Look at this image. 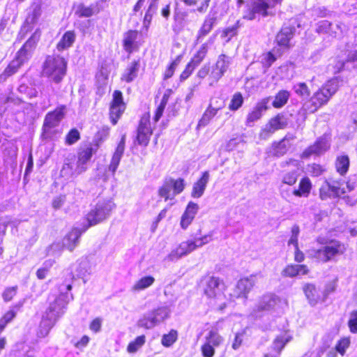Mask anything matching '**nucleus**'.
<instances>
[{
    "instance_id": "nucleus-1",
    "label": "nucleus",
    "mask_w": 357,
    "mask_h": 357,
    "mask_svg": "<svg viewBox=\"0 0 357 357\" xmlns=\"http://www.w3.org/2000/svg\"><path fill=\"white\" fill-rule=\"evenodd\" d=\"M72 289L71 284L61 285L59 287L60 294L56 296L49 298L50 305L43 315L40 323L37 335L39 337H45L49 333L56 322L66 312L67 305L70 300L73 299V295L69 293Z\"/></svg>"
},
{
    "instance_id": "nucleus-2",
    "label": "nucleus",
    "mask_w": 357,
    "mask_h": 357,
    "mask_svg": "<svg viewBox=\"0 0 357 357\" xmlns=\"http://www.w3.org/2000/svg\"><path fill=\"white\" fill-rule=\"evenodd\" d=\"M40 29H37L17 52L15 58L0 75V82H5L9 77L17 73L18 69L30 59L32 52L40 39Z\"/></svg>"
},
{
    "instance_id": "nucleus-3",
    "label": "nucleus",
    "mask_w": 357,
    "mask_h": 357,
    "mask_svg": "<svg viewBox=\"0 0 357 357\" xmlns=\"http://www.w3.org/2000/svg\"><path fill=\"white\" fill-rule=\"evenodd\" d=\"M338 87L339 82L337 79L334 78L328 80L305 103L307 109L310 112H316L319 107L328 102L330 98L336 93Z\"/></svg>"
},
{
    "instance_id": "nucleus-4",
    "label": "nucleus",
    "mask_w": 357,
    "mask_h": 357,
    "mask_svg": "<svg viewBox=\"0 0 357 357\" xmlns=\"http://www.w3.org/2000/svg\"><path fill=\"white\" fill-rule=\"evenodd\" d=\"M283 0H253L251 6L243 15V18L253 20L257 15L266 17L273 16L276 13V7L280 6Z\"/></svg>"
},
{
    "instance_id": "nucleus-5",
    "label": "nucleus",
    "mask_w": 357,
    "mask_h": 357,
    "mask_svg": "<svg viewBox=\"0 0 357 357\" xmlns=\"http://www.w3.org/2000/svg\"><path fill=\"white\" fill-rule=\"evenodd\" d=\"M115 207V204L111 199L99 200L86 215L88 225L85 227L88 229L106 220Z\"/></svg>"
},
{
    "instance_id": "nucleus-6",
    "label": "nucleus",
    "mask_w": 357,
    "mask_h": 357,
    "mask_svg": "<svg viewBox=\"0 0 357 357\" xmlns=\"http://www.w3.org/2000/svg\"><path fill=\"white\" fill-rule=\"evenodd\" d=\"M66 66L67 61L63 56H48L43 64V74L55 82H59L66 75Z\"/></svg>"
},
{
    "instance_id": "nucleus-7",
    "label": "nucleus",
    "mask_w": 357,
    "mask_h": 357,
    "mask_svg": "<svg viewBox=\"0 0 357 357\" xmlns=\"http://www.w3.org/2000/svg\"><path fill=\"white\" fill-rule=\"evenodd\" d=\"M185 187V180L182 178L174 179L172 177L165 178L158 190V195L165 202L172 201L175 197L181 194Z\"/></svg>"
},
{
    "instance_id": "nucleus-8",
    "label": "nucleus",
    "mask_w": 357,
    "mask_h": 357,
    "mask_svg": "<svg viewBox=\"0 0 357 357\" xmlns=\"http://www.w3.org/2000/svg\"><path fill=\"white\" fill-rule=\"evenodd\" d=\"M346 250L345 245L338 241H331L322 248L313 250L312 256L318 261L326 263L333 261Z\"/></svg>"
},
{
    "instance_id": "nucleus-9",
    "label": "nucleus",
    "mask_w": 357,
    "mask_h": 357,
    "mask_svg": "<svg viewBox=\"0 0 357 357\" xmlns=\"http://www.w3.org/2000/svg\"><path fill=\"white\" fill-rule=\"evenodd\" d=\"M223 337L215 330H211L205 335L204 343L201 347L203 357H213L215 348L223 342Z\"/></svg>"
},
{
    "instance_id": "nucleus-10",
    "label": "nucleus",
    "mask_w": 357,
    "mask_h": 357,
    "mask_svg": "<svg viewBox=\"0 0 357 357\" xmlns=\"http://www.w3.org/2000/svg\"><path fill=\"white\" fill-rule=\"evenodd\" d=\"M226 288L225 282L219 278L209 276L205 279L204 294L208 298L220 299L224 296Z\"/></svg>"
},
{
    "instance_id": "nucleus-11",
    "label": "nucleus",
    "mask_w": 357,
    "mask_h": 357,
    "mask_svg": "<svg viewBox=\"0 0 357 357\" xmlns=\"http://www.w3.org/2000/svg\"><path fill=\"white\" fill-rule=\"evenodd\" d=\"M126 109V103L123 101L121 91L116 90L112 94V100L109 107L111 122L116 125Z\"/></svg>"
},
{
    "instance_id": "nucleus-12",
    "label": "nucleus",
    "mask_w": 357,
    "mask_h": 357,
    "mask_svg": "<svg viewBox=\"0 0 357 357\" xmlns=\"http://www.w3.org/2000/svg\"><path fill=\"white\" fill-rule=\"evenodd\" d=\"M231 61V57L224 54L219 55L215 64L212 68L209 77L210 79L213 82H217L227 71Z\"/></svg>"
},
{
    "instance_id": "nucleus-13",
    "label": "nucleus",
    "mask_w": 357,
    "mask_h": 357,
    "mask_svg": "<svg viewBox=\"0 0 357 357\" xmlns=\"http://www.w3.org/2000/svg\"><path fill=\"white\" fill-rule=\"evenodd\" d=\"M96 150L97 149L93 148L91 144H85L79 148L75 160L79 169H82L84 173L89 169L91 158Z\"/></svg>"
},
{
    "instance_id": "nucleus-14",
    "label": "nucleus",
    "mask_w": 357,
    "mask_h": 357,
    "mask_svg": "<svg viewBox=\"0 0 357 357\" xmlns=\"http://www.w3.org/2000/svg\"><path fill=\"white\" fill-rule=\"evenodd\" d=\"M288 166H292L294 169L283 170L280 175L281 183L293 186L298 181L300 176L299 162L296 160L290 159L287 162Z\"/></svg>"
},
{
    "instance_id": "nucleus-15",
    "label": "nucleus",
    "mask_w": 357,
    "mask_h": 357,
    "mask_svg": "<svg viewBox=\"0 0 357 357\" xmlns=\"http://www.w3.org/2000/svg\"><path fill=\"white\" fill-rule=\"evenodd\" d=\"M197 248L196 244L193 241H186L181 242L175 249L166 257L165 260L176 261L184 257Z\"/></svg>"
},
{
    "instance_id": "nucleus-16",
    "label": "nucleus",
    "mask_w": 357,
    "mask_h": 357,
    "mask_svg": "<svg viewBox=\"0 0 357 357\" xmlns=\"http://www.w3.org/2000/svg\"><path fill=\"white\" fill-rule=\"evenodd\" d=\"M84 172L79 169L78 164L75 158H67L63 164L60 171V175L66 181L73 180L79 175L83 174Z\"/></svg>"
},
{
    "instance_id": "nucleus-17",
    "label": "nucleus",
    "mask_w": 357,
    "mask_h": 357,
    "mask_svg": "<svg viewBox=\"0 0 357 357\" xmlns=\"http://www.w3.org/2000/svg\"><path fill=\"white\" fill-rule=\"evenodd\" d=\"M287 125V122L284 117L277 115L272 118L269 122L262 128L259 137L261 139H266L271 137L276 130L284 128Z\"/></svg>"
},
{
    "instance_id": "nucleus-18",
    "label": "nucleus",
    "mask_w": 357,
    "mask_h": 357,
    "mask_svg": "<svg viewBox=\"0 0 357 357\" xmlns=\"http://www.w3.org/2000/svg\"><path fill=\"white\" fill-rule=\"evenodd\" d=\"M276 304V300L273 295H264L259 301L256 308L253 310L252 316L254 317H262L268 315V312Z\"/></svg>"
},
{
    "instance_id": "nucleus-19",
    "label": "nucleus",
    "mask_w": 357,
    "mask_h": 357,
    "mask_svg": "<svg viewBox=\"0 0 357 357\" xmlns=\"http://www.w3.org/2000/svg\"><path fill=\"white\" fill-rule=\"evenodd\" d=\"M271 99V97L269 96L262 99L261 101L257 102L256 106L250 112L248 113L247 116L245 121V124L247 126H253L254 123L260 119L263 113L268 109V104Z\"/></svg>"
},
{
    "instance_id": "nucleus-20",
    "label": "nucleus",
    "mask_w": 357,
    "mask_h": 357,
    "mask_svg": "<svg viewBox=\"0 0 357 357\" xmlns=\"http://www.w3.org/2000/svg\"><path fill=\"white\" fill-rule=\"evenodd\" d=\"M217 23L216 12L211 10L205 17L204 22L197 31L196 41L201 42L213 29Z\"/></svg>"
},
{
    "instance_id": "nucleus-21",
    "label": "nucleus",
    "mask_w": 357,
    "mask_h": 357,
    "mask_svg": "<svg viewBox=\"0 0 357 357\" xmlns=\"http://www.w3.org/2000/svg\"><path fill=\"white\" fill-rule=\"evenodd\" d=\"M261 278V275H256L241 279L236 284L234 296L237 298L245 296L256 284L258 280Z\"/></svg>"
},
{
    "instance_id": "nucleus-22",
    "label": "nucleus",
    "mask_w": 357,
    "mask_h": 357,
    "mask_svg": "<svg viewBox=\"0 0 357 357\" xmlns=\"http://www.w3.org/2000/svg\"><path fill=\"white\" fill-rule=\"evenodd\" d=\"M41 13V6L39 3H33L29 9L24 25L22 27L19 35H24L27 31H31L33 25L38 22Z\"/></svg>"
},
{
    "instance_id": "nucleus-23",
    "label": "nucleus",
    "mask_w": 357,
    "mask_h": 357,
    "mask_svg": "<svg viewBox=\"0 0 357 357\" xmlns=\"http://www.w3.org/2000/svg\"><path fill=\"white\" fill-rule=\"evenodd\" d=\"M330 147V142L326 136L319 138L316 142L307 148L301 154L302 158H307L312 155H320Z\"/></svg>"
},
{
    "instance_id": "nucleus-24",
    "label": "nucleus",
    "mask_w": 357,
    "mask_h": 357,
    "mask_svg": "<svg viewBox=\"0 0 357 357\" xmlns=\"http://www.w3.org/2000/svg\"><path fill=\"white\" fill-rule=\"evenodd\" d=\"M152 135L149 120L144 116L141 119L137 129V140L139 145L147 146Z\"/></svg>"
},
{
    "instance_id": "nucleus-25",
    "label": "nucleus",
    "mask_w": 357,
    "mask_h": 357,
    "mask_svg": "<svg viewBox=\"0 0 357 357\" xmlns=\"http://www.w3.org/2000/svg\"><path fill=\"white\" fill-rule=\"evenodd\" d=\"M73 278H82L85 283V279L90 274L89 261L86 258L77 260L70 267Z\"/></svg>"
},
{
    "instance_id": "nucleus-26",
    "label": "nucleus",
    "mask_w": 357,
    "mask_h": 357,
    "mask_svg": "<svg viewBox=\"0 0 357 357\" xmlns=\"http://www.w3.org/2000/svg\"><path fill=\"white\" fill-rule=\"evenodd\" d=\"M66 107L61 105L56 108L53 112H49L45 118L43 127L45 128H54L59 125L65 115Z\"/></svg>"
},
{
    "instance_id": "nucleus-27",
    "label": "nucleus",
    "mask_w": 357,
    "mask_h": 357,
    "mask_svg": "<svg viewBox=\"0 0 357 357\" xmlns=\"http://www.w3.org/2000/svg\"><path fill=\"white\" fill-rule=\"evenodd\" d=\"M209 180V172H202L201 177L192 185L191 197L195 199L200 198L204 195Z\"/></svg>"
},
{
    "instance_id": "nucleus-28",
    "label": "nucleus",
    "mask_w": 357,
    "mask_h": 357,
    "mask_svg": "<svg viewBox=\"0 0 357 357\" xmlns=\"http://www.w3.org/2000/svg\"><path fill=\"white\" fill-rule=\"evenodd\" d=\"M87 229V227L83 226L82 228H73L64 238L63 246L70 251H73L79 242L81 235Z\"/></svg>"
},
{
    "instance_id": "nucleus-29",
    "label": "nucleus",
    "mask_w": 357,
    "mask_h": 357,
    "mask_svg": "<svg viewBox=\"0 0 357 357\" xmlns=\"http://www.w3.org/2000/svg\"><path fill=\"white\" fill-rule=\"evenodd\" d=\"M199 207L198 204L193 202H190L188 204L181 218L180 225L183 229H186L192 223L199 211Z\"/></svg>"
},
{
    "instance_id": "nucleus-30",
    "label": "nucleus",
    "mask_w": 357,
    "mask_h": 357,
    "mask_svg": "<svg viewBox=\"0 0 357 357\" xmlns=\"http://www.w3.org/2000/svg\"><path fill=\"white\" fill-rule=\"evenodd\" d=\"M125 146H126V135H123L121 137V139L120 142H119L116 150L113 154V156L112 158L110 164L109 165V171L112 173V174H114L116 172L120 161L121 160V158L123 155L124 151H125Z\"/></svg>"
},
{
    "instance_id": "nucleus-31",
    "label": "nucleus",
    "mask_w": 357,
    "mask_h": 357,
    "mask_svg": "<svg viewBox=\"0 0 357 357\" xmlns=\"http://www.w3.org/2000/svg\"><path fill=\"white\" fill-rule=\"evenodd\" d=\"M218 103V101H216ZM223 107L222 102L220 104H216L215 106H213V103L212 102H210L206 109L204 111L202 114V118L198 122L197 127H205L209 124L210 121L216 116L218 112Z\"/></svg>"
},
{
    "instance_id": "nucleus-32",
    "label": "nucleus",
    "mask_w": 357,
    "mask_h": 357,
    "mask_svg": "<svg viewBox=\"0 0 357 357\" xmlns=\"http://www.w3.org/2000/svg\"><path fill=\"white\" fill-rule=\"evenodd\" d=\"M295 31L294 27L283 26L276 36V42L279 46L287 48L290 46V40Z\"/></svg>"
},
{
    "instance_id": "nucleus-33",
    "label": "nucleus",
    "mask_w": 357,
    "mask_h": 357,
    "mask_svg": "<svg viewBox=\"0 0 357 357\" xmlns=\"http://www.w3.org/2000/svg\"><path fill=\"white\" fill-rule=\"evenodd\" d=\"M140 68L139 60H134L130 63L121 75V79L127 83L132 82L137 75Z\"/></svg>"
},
{
    "instance_id": "nucleus-34",
    "label": "nucleus",
    "mask_w": 357,
    "mask_h": 357,
    "mask_svg": "<svg viewBox=\"0 0 357 357\" xmlns=\"http://www.w3.org/2000/svg\"><path fill=\"white\" fill-rule=\"evenodd\" d=\"M99 11L98 3H93L89 6L79 3L75 8V15L79 17H90L98 13Z\"/></svg>"
},
{
    "instance_id": "nucleus-35",
    "label": "nucleus",
    "mask_w": 357,
    "mask_h": 357,
    "mask_svg": "<svg viewBox=\"0 0 357 357\" xmlns=\"http://www.w3.org/2000/svg\"><path fill=\"white\" fill-rule=\"evenodd\" d=\"M308 273L309 269L306 265L290 264L283 269L282 275L285 277L294 278L306 275Z\"/></svg>"
},
{
    "instance_id": "nucleus-36",
    "label": "nucleus",
    "mask_w": 357,
    "mask_h": 357,
    "mask_svg": "<svg viewBox=\"0 0 357 357\" xmlns=\"http://www.w3.org/2000/svg\"><path fill=\"white\" fill-rule=\"evenodd\" d=\"M312 188V184L308 177L302 178L298 188L294 189V196L297 197H308Z\"/></svg>"
},
{
    "instance_id": "nucleus-37",
    "label": "nucleus",
    "mask_w": 357,
    "mask_h": 357,
    "mask_svg": "<svg viewBox=\"0 0 357 357\" xmlns=\"http://www.w3.org/2000/svg\"><path fill=\"white\" fill-rule=\"evenodd\" d=\"M305 295L311 305H316L320 299L319 291L315 285L310 283L305 284L303 287Z\"/></svg>"
},
{
    "instance_id": "nucleus-38",
    "label": "nucleus",
    "mask_w": 357,
    "mask_h": 357,
    "mask_svg": "<svg viewBox=\"0 0 357 357\" xmlns=\"http://www.w3.org/2000/svg\"><path fill=\"white\" fill-rule=\"evenodd\" d=\"M195 12H198L197 8L196 9H188L185 10L176 9L174 12V20L175 22L181 26H184L190 22L189 20L190 14Z\"/></svg>"
},
{
    "instance_id": "nucleus-39",
    "label": "nucleus",
    "mask_w": 357,
    "mask_h": 357,
    "mask_svg": "<svg viewBox=\"0 0 357 357\" xmlns=\"http://www.w3.org/2000/svg\"><path fill=\"white\" fill-rule=\"evenodd\" d=\"M75 40V34L73 31H66L61 37L56 45L58 51L61 52L70 47Z\"/></svg>"
},
{
    "instance_id": "nucleus-40",
    "label": "nucleus",
    "mask_w": 357,
    "mask_h": 357,
    "mask_svg": "<svg viewBox=\"0 0 357 357\" xmlns=\"http://www.w3.org/2000/svg\"><path fill=\"white\" fill-rule=\"evenodd\" d=\"M137 36V31L133 30H130L124 34L123 45L127 52L131 53L134 50Z\"/></svg>"
},
{
    "instance_id": "nucleus-41",
    "label": "nucleus",
    "mask_w": 357,
    "mask_h": 357,
    "mask_svg": "<svg viewBox=\"0 0 357 357\" xmlns=\"http://www.w3.org/2000/svg\"><path fill=\"white\" fill-rule=\"evenodd\" d=\"M148 8L145 12L143 27L147 31L151 25L152 17L158 9V1L148 0Z\"/></svg>"
},
{
    "instance_id": "nucleus-42",
    "label": "nucleus",
    "mask_w": 357,
    "mask_h": 357,
    "mask_svg": "<svg viewBox=\"0 0 357 357\" xmlns=\"http://www.w3.org/2000/svg\"><path fill=\"white\" fill-rule=\"evenodd\" d=\"M213 43V40L210 38L207 42L203 43L199 48L196 54L191 59L190 63L197 67L204 60L208 51V45Z\"/></svg>"
},
{
    "instance_id": "nucleus-43",
    "label": "nucleus",
    "mask_w": 357,
    "mask_h": 357,
    "mask_svg": "<svg viewBox=\"0 0 357 357\" xmlns=\"http://www.w3.org/2000/svg\"><path fill=\"white\" fill-rule=\"evenodd\" d=\"M339 190L334 185H330L326 181L322 184L319 189V197L322 200H326L328 198L339 197Z\"/></svg>"
},
{
    "instance_id": "nucleus-44",
    "label": "nucleus",
    "mask_w": 357,
    "mask_h": 357,
    "mask_svg": "<svg viewBox=\"0 0 357 357\" xmlns=\"http://www.w3.org/2000/svg\"><path fill=\"white\" fill-rule=\"evenodd\" d=\"M156 325H159L168 319L171 314V310L168 306H160L151 311Z\"/></svg>"
},
{
    "instance_id": "nucleus-45",
    "label": "nucleus",
    "mask_w": 357,
    "mask_h": 357,
    "mask_svg": "<svg viewBox=\"0 0 357 357\" xmlns=\"http://www.w3.org/2000/svg\"><path fill=\"white\" fill-rule=\"evenodd\" d=\"M349 165V158L347 155L337 156L335 162V169L341 176H344L347 173Z\"/></svg>"
},
{
    "instance_id": "nucleus-46",
    "label": "nucleus",
    "mask_w": 357,
    "mask_h": 357,
    "mask_svg": "<svg viewBox=\"0 0 357 357\" xmlns=\"http://www.w3.org/2000/svg\"><path fill=\"white\" fill-rule=\"evenodd\" d=\"M155 282V278L151 275L142 277L138 280L132 287L131 290L134 292L143 291L151 287Z\"/></svg>"
},
{
    "instance_id": "nucleus-47",
    "label": "nucleus",
    "mask_w": 357,
    "mask_h": 357,
    "mask_svg": "<svg viewBox=\"0 0 357 357\" xmlns=\"http://www.w3.org/2000/svg\"><path fill=\"white\" fill-rule=\"evenodd\" d=\"M137 324L138 327L145 329H151L157 326L151 311L144 313L139 319Z\"/></svg>"
},
{
    "instance_id": "nucleus-48",
    "label": "nucleus",
    "mask_w": 357,
    "mask_h": 357,
    "mask_svg": "<svg viewBox=\"0 0 357 357\" xmlns=\"http://www.w3.org/2000/svg\"><path fill=\"white\" fill-rule=\"evenodd\" d=\"M291 335L288 333H284V334L278 336L273 343V349L278 354H280L281 351L284 347L286 344L289 342L291 340Z\"/></svg>"
},
{
    "instance_id": "nucleus-49",
    "label": "nucleus",
    "mask_w": 357,
    "mask_h": 357,
    "mask_svg": "<svg viewBox=\"0 0 357 357\" xmlns=\"http://www.w3.org/2000/svg\"><path fill=\"white\" fill-rule=\"evenodd\" d=\"M290 93L287 90H280L275 95L274 100L272 102L273 107L279 109L285 105L289 99Z\"/></svg>"
},
{
    "instance_id": "nucleus-50",
    "label": "nucleus",
    "mask_w": 357,
    "mask_h": 357,
    "mask_svg": "<svg viewBox=\"0 0 357 357\" xmlns=\"http://www.w3.org/2000/svg\"><path fill=\"white\" fill-rule=\"evenodd\" d=\"M241 25L240 20H237L234 24L225 28L222 31L221 37L225 38L226 43H229L232 38L237 36L238 29Z\"/></svg>"
},
{
    "instance_id": "nucleus-51",
    "label": "nucleus",
    "mask_w": 357,
    "mask_h": 357,
    "mask_svg": "<svg viewBox=\"0 0 357 357\" xmlns=\"http://www.w3.org/2000/svg\"><path fill=\"white\" fill-rule=\"evenodd\" d=\"M290 145L289 141L287 139L284 138L274 145L273 151V155L276 157H281L284 155L288 151Z\"/></svg>"
},
{
    "instance_id": "nucleus-52",
    "label": "nucleus",
    "mask_w": 357,
    "mask_h": 357,
    "mask_svg": "<svg viewBox=\"0 0 357 357\" xmlns=\"http://www.w3.org/2000/svg\"><path fill=\"white\" fill-rule=\"evenodd\" d=\"M316 30L319 33H328L334 36L336 35V31L334 30L333 25L328 20L319 22Z\"/></svg>"
},
{
    "instance_id": "nucleus-53",
    "label": "nucleus",
    "mask_w": 357,
    "mask_h": 357,
    "mask_svg": "<svg viewBox=\"0 0 357 357\" xmlns=\"http://www.w3.org/2000/svg\"><path fill=\"white\" fill-rule=\"evenodd\" d=\"M177 337V331L172 329L169 333L162 335L161 344L165 347H169L176 341Z\"/></svg>"
},
{
    "instance_id": "nucleus-54",
    "label": "nucleus",
    "mask_w": 357,
    "mask_h": 357,
    "mask_svg": "<svg viewBox=\"0 0 357 357\" xmlns=\"http://www.w3.org/2000/svg\"><path fill=\"white\" fill-rule=\"evenodd\" d=\"M243 103V98L241 93H235L231 100L229 109L231 111L238 110Z\"/></svg>"
},
{
    "instance_id": "nucleus-55",
    "label": "nucleus",
    "mask_w": 357,
    "mask_h": 357,
    "mask_svg": "<svg viewBox=\"0 0 357 357\" xmlns=\"http://www.w3.org/2000/svg\"><path fill=\"white\" fill-rule=\"evenodd\" d=\"M146 337L144 335H140L137 337L134 341L131 342L128 347L127 350L129 353L136 352L140 347H142L145 343Z\"/></svg>"
},
{
    "instance_id": "nucleus-56",
    "label": "nucleus",
    "mask_w": 357,
    "mask_h": 357,
    "mask_svg": "<svg viewBox=\"0 0 357 357\" xmlns=\"http://www.w3.org/2000/svg\"><path fill=\"white\" fill-rule=\"evenodd\" d=\"M293 89L298 96L302 98H307L310 93L308 86L304 82L295 84Z\"/></svg>"
},
{
    "instance_id": "nucleus-57",
    "label": "nucleus",
    "mask_w": 357,
    "mask_h": 357,
    "mask_svg": "<svg viewBox=\"0 0 357 357\" xmlns=\"http://www.w3.org/2000/svg\"><path fill=\"white\" fill-rule=\"evenodd\" d=\"M181 60V56H178L168 66V68L166 69V70L164 73V79H168L171 78L174 73L175 70L176 69L177 66L180 63Z\"/></svg>"
},
{
    "instance_id": "nucleus-58",
    "label": "nucleus",
    "mask_w": 357,
    "mask_h": 357,
    "mask_svg": "<svg viewBox=\"0 0 357 357\" xmlns=\"http://www.w3.org/2000/svg\"><path fill=\"white\" fill-rule=\"evenodd\" d=\"M63 243L61 244L59 242L53 243L47 250V255L48 256H52L57 257L61 255L63 250Z\"/></svg>"
},
{
    "instance_id": "nucleus-59",
    "label": "nucleus",
    "mask_w": 357,
    "mask_h": 357,
    "mask_svg": "<svg viewBox=\"0 0 357 357\" xmlns=\"http://www.w3.org/2000/svg\"><path fill=\"white\" fill-rule=\"evenodd\" d=\"M15 312L10 310L2 317L0 319V333L3 331L6 325L15 318Z\"/></svg>"
},
{
    "instance_id": "nucleus-60",
    "label": "nucleus",
    "mask_w": 357,
    "mask_h": 357,
    "mask_svg": "<svg viewBox=\"0 0 357 357\" xmlns=\"http://www.w3.org/2000/svg\"><path fill=\"white\" fill-rule=\"evenodd\" d=\"M350 345V339L348 337H343L340 339L335 345V351L344 356L347 349Z\"/></svg>"
},
{
    "instance_id": "nucleus-61",
    "label": "nucleus",
    "mask_w": 357,
    "mask_h": 357,
    "mask_svg": "<svg viewBox=\"0 0 357 357\" xmlns=\"http://www.w3.org/2000/svg\"><path fill=\"white\" fill-rule=\"evenodd\" d=\"M287 185L280 183L279 186L280 195L284 199L289 201L291 197L294 196V189L289 187H287Z\"/></svg>"
},
{
    "instance_id": "nucleus-62",
    "label": "nucleus",
    "mask_w": 357,
    "mask_h": 357,
    "mask_svg": "<svg viewBox=\"0 0 357 357\" xmlns=\"http://www.w3.org/2000/svg\"><path fill=\"white\" fill-rule=\"evenodd\" d=\"M17 90L20 93L26 95L29 98L36 97L38 93L36 89L29 87L26 84L20 85Z\"/></svg>"
},
{
    "instance_id": "nucleus-63",
    "label": "nucleus",
    "mask_w": 357,
    "mask_h": 357,
    "mask_svg": "<svg viewBox=\"0 0 357 357\" xmlns=\"http://www.w3.org/2000/svg\"><path fill=\"white\" fill-rule=\"evenodd\" d=\"M291 235L288 241L289 245H293L295 250L298 248V237L300 232L299 227L296 225H294L291 228Z\"/></svg>"
},
{
    "instance_id": "nucleus-64",
    "label": "nucleus",
    "mask_w": 357,
    "mask_h": 357,
    "mask_svg": "<svg viewBox=\"0 0 357 357\" xmlns=\"http://www.w3.org/2000/svg\"><path fill=\"white\" fill-rule=\"evenodd\" d=\"M80 138V135L77 129H72L66 137V142L68 145H72L77 142Z\"/></svg>"
}]
</instances>
